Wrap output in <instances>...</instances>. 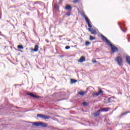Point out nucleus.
Masks as SVG:
<instances>
[{
  "label": "nucleus",
  "instance_id": "10",
  "mask_svg": "<svg viewBox=\"0 0 130 130\" xmlns=\"http://www.w3.org/2000/svg\"><path fill=\"white\" fill-rule=\"evenodd\" d=\"M85 60H86V58L84 56H81L80 59L78 60V62H83Z\"/></svg>",
  "mask_w": 130,
  "mask_h": 130
},
{
  "label": "nucleus",
  "instance_id": "16",
  "mask_svg": "<svg viewBox=\"0 0 130 130\" xmlns=\"http://www.w3.org/2000/svg\"><path fill=\"white\" fill-rule=\"evenodd\" d=\"M123 26L124 27V29H123V28H121V26H120V28L121 30L122 31H123V32H125V31H126V28H125V27H124V24H123Z\"/></svg>",
  "mask_w": 130,
  "mask_h": 130
},
{
  "label": "nucleus",
  "instance_id": "8",
  "mask_svg": "<svg viewBox=\"0 0 130 130\" xmlns=\"http://www.w3.org/2000/svg\"><path fill=\"white\" fill-rule=\"evenodd\" d=\"M27 95H28L29 96H31V97H33V98H37V99L40 98V96H37L30 92H27Z\"/></svg>",
  "mask_w": 130,
  "mask_h": 130
},
{
  "label": "nucleus",
  "instance_id": "11",
  "mask_svg": "<svg viewBox=\"0 0 130 130\" xmlns=\"http://www.w3.org/2000/svg\"><path fill=\"white\" fill-rule=\"evenodd\" d=\"M65 10H67V11H72V7L70 5H66V7H65Z\"/></svg>",
  "mask_w": 130,
  "mask_h": 130
},
{
  "label": "nucleus",
  "instance_id": "33",
  "mask_svg": "<svg viewBox=\"0 0 130 130\" xmlns=\"http://www.w3.org/2000/svg\"><path fill=\"white\" fill-rule=\"evenodd\" d=\"M62 56H61V57H62Z\"/></svg>",
  "mask_w": 130,
  "mask_h": 130
},
{
  "label": "nucleus",
  "instance_id": "13",
  "mask_svg": "<svg viewBox=\"0 0 130 130\" xmlns=\"http://www.w3.org/2000/svg\"><path fill=\"white\" fill-rule=\"evenodd\" d=\"M112 98H114V96L110 97L108 99V103H111V102H112Z\"/></svg>",
  "mask_w": 130,
  "mask_h": 130
},
{
  "label": "nucleus",
  "instance_id": "12",
  "mask_svg": "<svg viewBox=\"0 0 130 130\" xmlns=\"http://www.w3.org/2000/svg\"><path fill=\"white\" fill-rule=\"evenodd\" d=\"M126 60L127 63H128V64H129V66H130V57H129V56H127L126 57Z\"/></svg>",
  "mask_w": 130,
  "mask_h": 130
},
{
  "label": "nucleus",
  "instance_id": "1",
  "mask_svg": "<svg viewBox=\"0 0 130 130\" xmlns=\"http://www.w3.org/2000/svg\"><path fill=\"white\" fill-rule=\"evenodd\" d=\"M101 36L102 40H103V41L105 42H106L109 45V46H110L111 52L113 53H114V52H117V51H118V48L115 47V46L111 44V42H110V41H109V40H108V39H107L105 36H103V35H101Z\"/></svg>",
  "mask_w": 130,
  "mask_h": 130
},
{
  "label": "nucleus",
  "instance_id": "3",
  "mask_svg": "<svg viewBox=\"0 0 130 130\" xmlns=\"http://www.w3.org/2000/svg\"><path fill=\"white\" fill-rule=\"evenodd\" d=\"M32 125L35 126H42V127H47L48 125L43 122H35L32 123Z\"/></svg>",
  "mask_w": 130,
  "mask_h": 130
},
{
  "label": "nucleus",
  "instance_id": "26",
  "mask_svg": "<svg viewBox=\"0 0 130 130\" xmlns=\"http://www.w3.org/2000/svg\"><path fill=\"white\" fill-rule=\"evenodd\" d=\"M92 62H93V63H96V62H97V61H96V60H92Z\"/></svg>",
  "mask_w": 130,
  "mask_h": 130
},
{
  "label": "nucleus",
  "instance_id": "9",
  "mask_svg": "<svg viewBox=\"0 0 130 130\" xmlns=\"http://www.w3.org/2000/svg\"><path fill=\"white\" fill-rule=\"evenodd\" d=\"M39 49V46L38 45H36L35 46L34 49H31V51H35V52H37Z\"/></svg>",
  "mask_w": 130,
  "mask_h": 130
},
{
  "label": "nucleus",
  "instance_id": "6",
  "mask_svg": "<svg viewBox=\"0 0 130 130\" xmlns=\"http://www.w3.org/2000/svg\"><path fill=\"white\" fill-rule=\"evenodd\" d=\"M100 112H101V110H98L96 112L93 113L92 115L94 116V117H97L100 115Z\"/></svg>",
  "mask_w": 130,
  "mask_h": 130
},
{
  "label": "nucleus",
  "instance_id": "23",
  "mask_svg": "<svg viewBox=\"0 0 130 130\" xmlns=\"http://www.w3.org/2000/svg\"><path fill=\"white\" fill-rule=\"evenodd\" d=\"M83 105H84V106H87V105H88V103L86 102H84L82 103Z\"/></svg>",
  "mask_w": 130,
  "mask_h": 130
},
{
  "label": "nucleus",
  "instance_id": "25",
  "mask_svg": "<svg viewBox=\"0 0 130 130\" xmlns=\"http://www.w3.org/2000/svg\"><path fill=\"white\" fill-rule=\"evenodd\" d=\"M66 49H70L71 48V47L70 46H67L65 47Z\"/></svg>",
  "mask_w": 130,
  "mask_h": 130
},
{
  "label": "nucleus",
  "instance_id": "5",
  "mask_svg": "<svg viewBox=\"0 0 130 130\" xmlns=\"http://www.w3.org/2000/svg\"><path fill=\"white\" fill-rule=\"evenodd\" d=\"M115 61H117L118 64L121 67L122 66V58L120 56H117L115 59Z\"/></svg>",
  "mask_w": 130,
  "mask_h": 130
},
{
  "label": "nucleus",
  "instance_id": "15",
  "mask_svg": "<svg viewBox=\"0 0 130 130\" xmlns=\"http://www.w3.org/2000/svg\"><path fill=\"white\" fill-rule=\"evenodd\" d=\"M53 9H54V10H55L56 11H58V7H57V5L54 4Z\"/></svg>",
  "mask_w": 130,
  "mask_h": 130
},
{
  "label": "nucleus",
  "instance_id": "7",
  "mask_svg": "<svg viewBox=\"0 0 130 130\" xmlns=\"http://www.w3.org/2000/svg\"><path fill=\"white\" fill-rule=\"evenodd\" d=\"M102 93H103V90H100L98 92H96V93H92V96H99V95H100V94H102Z\"/></svg>",
  "mask_w": 130,
  "mask_h": 130
},
{
  "label": "nucleus",
  "instance_id": "24",
  "mask_svg": "<svg viewBox=\"0 0 130 130\" xmlns=\"http://www.w3.org/2000/svg\"><path fill=\"white\" fill-rule=\"evenodd\" d=\"M37 4L38 5H40L41 4V2H39V1H37V2H36L34 3V5H37Z\"/></svg>",
  "mask_w": 130,
  "mask_h": 130
},
{
  "label": "nucleus",
  "instance_id": "4",
  "mask_svg": "<svg viewBox=\"0 0 130 130\" xmlns=\"http://www.w3.org/2000/svg\"><path fill=\"white\" fill-rule=\"evenodd\" d=\"M37 117H40V118H43V119H49L51 118V117L49 116H46L45 115L38 114L37 115Z\"/></svg>",
  "mask_w": 130,
  "mask_h": 130
},
{
  "label": "nucleus",
  "instance_id": "14",
  "mask_svg": "<svg viewBox=\"0 0 130 130\" xmlns=\"http://www.w3.org/2000/svg\"><path fill=\"white\" fill-rule=\"evenodd\" d=\"M78 82V80H75V79H71V82L72 84H75V83H77Z\"/></svg>",
  "mask_w": 130,
  "mask_h": 130
},
{
  "label": "nucleus",
  "instance_id": "22",
  "mask_svg": "<svg viewBox=\"0 0 130 130\" xmlns=\"http://www.w3.org/2000/svg\"><path fill=\"white\" fill-rule=\"evenodd\" d=\"M91 44V42H85V46H89V45H90Z\"/></svg>",
  "mask_w": 130,
  "mask_h": 130
},
{
  "label": "nucleus",
  "instance_id": "21",
  "mask_svg": "<svg viewBox=\"0 0 130 130\" xmlns=\"http://www.w3.org/2000/svg\"><path fill=\"white\" fill-rule=\"evenodd\" d=\"M95 39V38H94L93 36H90L89 37V40L92 41V40H94Z\"/></svg>",
  "mask_w": 130,
  "mask_h": 130
},
{
  "label": "nucleus",
  "instance_id": "18",
  "mask_svg": "<svg viewBox=\"0 0 130 130\" xmlns=\"http://www.w3.org/2000/svg\"><path fill=\"white\" fill-rule=\"evenodd\" d=\"M127 113H130V111H127V112H125L122 113L121 114V116H123V115H125V114H127Z\"/></svg>",
  "mask_w": 130,
  "mask_h": 130
},
{
  "label": "nucleus",
  "instance_id": "2",
  "mask_svg": "<svg viewBox=\"0 0 130 130\" xmlns=\"http://www.w3.org/2000/svg\"><path fill=\"white\" fill-rule=\"evenodd\" d=\"M83 17L86 21V22L87 23L88 27H89V28H88V30H89L90 32H91V34H95L96 30L93 28H91L92 25H91V23H90L91 22L90 20H89V18L86 17V15H83Z\"/></svg>",
  "mask_w": 130,
  "mask_h": 130
},
{
  "label": "nucleus",
  "instance_id": "17",
  "mask_svg": "<svg viewBox=\"0 0 130 130\" xmlns=\"http://www.w3.org/2000/svg\"><path fill=\"white\" fill-rule=\"evenodd\" d=\"M101 111H105V112L108 111V109L105 108H102L101 109Z\"/></svg>",
  "mask_w": 130,
  "mask_h": 130
},
{
  "label": "nucleus",
  "instance_id": "27",
  "mask_svg": "<svg viewBox=\"0 0 130 130\" xmlns=\"http://www.w3.org/2000/svg\"><path fill=\"white\" fill-rule=\"evenodd\" d=\"M79 0H74V3H79Z\"/></svg>",
  "mask_w": 130,
  "mask_h": 130
},
{
  "label": "nucleus",
  "instance_id": "28",
  "mask_svg": "<svg viewBox=\"0 0 130 130\" xmlns=\"http://www.w3.org/2000/svg\"><path fill=\"white\" fill-rule=\"evenodd\" d=\"M67 15V16H68V17H70V16H71V14H66Z\"/></svg>",
  "mask_w": 130,
  "mask_h": 130
},
{
  "label": "nucleus",
  "instance_id": "20",
  "mask_svg": "<svg viewBox=\"0 0 130 130\" xmlns=\"http://www.w3.org/2000/svg\"><path fill=\"white\" fill-rule=\"evenodd\" d=\"M78 94H79V95H81V96H84V95H85V93H84V92L83 91H79Z\"/></svg>",
  "mask_w": 130,
  "mask_h": 130
},
{
  "label": "nucleus",
  "instance_id": "32",
  "mask_svg": "<svg viewBox=\"0 0 130 130\" xmlns=\"http://www.w3.org/2000/svg\"><path fill=\"white\" fill-rule=\"evenodd\" d=\"M0 19H2V15H0Z\"/></svg>",
  "mask_w": 130,
  "mask_h": 130
},
{
  "label": "nucleus",
  "instance_id": "31",
  "mask_svg": "<svg viewBox=\"0 0 130 130\" xmlns=\"http://www.w3.org/2000/svg\"><path fill=\"white\" fill-rule=\"evenodd\" d=\"M0 16H2V12H0Z\"/></svg>",
  "mask_w": 130,
  "mask_h": 130
},
{
  "label": "nucleus",
  "instance_id": "29",
  "mask_svg": "<svg viewBox=\"0 0 130 130\" xmlns=\"http://www.w3.org/2000/svg\"><path fill=\"white\" fill-rule=\"evenodd\" d=\"M0 35L2 36V31H0Z\"/></svg>",
  "mask_w": 130,
  "mask_h": 130
},
{
  "label": "nucleus",
  "instance_id": "19",
  "mask_svg": "<svg viewBox=\"0 0 130 130\" xmlns=\"http://www.w3.org/2000/svg\"><path fill=\"white\" fill-rule=\"evenodd\" d=\"M17 48H18V49H23L24 47H23L22 45H18Z\"/></svg>",
  "mask_w": 130,
  "mask_h": 130
},
{
  "label": "nucleus",
  "instance_id": "30",
  "mask_svg": "<svg viewBox=\"0 0 130 130\" xmlns=\"http://www.w3.org/2000/svg\"><path fill=\"white\" fill-rule=\"evenodd\" d=\"M48 127H49H49H52V126H49Z\"/></svg>",
  "mask_w": 130,
  "mask_h": 130
}]
</instances>
